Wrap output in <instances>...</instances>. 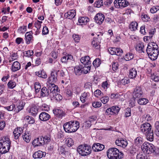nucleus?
I'll list each match as a JSON object with an SVG mask.
<instances>
[{"label":"nucleus","instance_id":"f257e3e1","mask_svg":"<svg viewBox=\"0 0 159 159\" xmlns=\"http://www.w3.org/2000/svg\"><path fill=\"white\" fill-rule=\"evenodd\" d=\"M79 122L77 121H69L63 125L64 130L66 132H75L80 127Z\"/></svg>","mask_w":159,"mask_h":159},{"label":"nucleus","instance_id":"f03ea898","mask_svg":"<svg viewBox=\"0 0 159 159\" xmlns=\"http://www.w3.org/2000/svg\"><path fill=\"white\" fill-rule=\"evenodd\" d=\"M107 155L110 159H120L123 157L124 154L117 148H112L107 151Z\"/></svg>","mask_w":159,"mask_h":159},{"label":"nucleus","instance_id":"7ed1b4c3","mask_svg":"<svg viewBox=\"0 0 159 159\" xmlns=\"http://www.w3.org/2000/svg\"><path fill=\"white\" fill-rule=\"evenodd\" d=\"M11 142L8 137H5L0 142V153L4 154L7 152L10 148Z\"/></svg>","mask_w":159,"mask_h":159},{"label":"nucleus","instance_id":"20e7f679","mask_svg":"<svg viewBox=\"0 0 159 159\" xmlns=\"http://www.w3.org/2000/svg\"><path fill=\"white\" fill-rule=\"evenodd\" d=\"M77 150L80 155L83 156L88 155L91 152V147L86 144L79 145Z\"/></svg>","mask_w":159,"mask_h":159},{"label":"nucleus","instance_id":"39448f33","mask_svg":"<svg viewBox=\"0 0 159 159\" xmlns=\"http://www.w3.org/2000/svg\"><path fill=\"white\" fill-rule=\"evenodd\" d=\"M113 4L115 8L122 9L127 6L129 3L126 0H115Z\"/></svg>","mask_w":159,"mask_h":159},{"label":"nucleus","instance_id":"423d86ee","mask_svg":"<svg viewBox=\"0 0 159 159\" xmlns=\"http://www.w3.org/2000/svg\"><path fill=\"white\" fill-rule=\"evenodd\" d=\"M57 74L58 71L56 70H54L51 73L50 76L48 78V82L51 85H53L57 80Z\"/></svg>","mask_w":159,"mask_h":159},{"label":"nucleus","instance_id":"0eeeda50","mask_svg":"<svg viewBox=\"0 0 159 159\" xmlns=\"http://www.w3.org/2000/svg\"><path fill=\"white\" fill-rule=\"evenodd\" d=\"M141 131L145 135L147 139L149 140V123H145L141 126Z\"/></svg>","mask_w":159,"mask_h":159},{"label":"nucleus","instance_id":"6e6552de","mask_svg":"<svg viewBox=\"0 0 159 159\" xmlns=\"http://www.w3.org/2000/svg\"><path fill=\"white\" fill-rule=\"evenodd\" d=\"M154 45L152 43V46L153 47L150 48V54H151L153 56V61L156 60L157 57L158 55V51L157 50V45H156L155 43H153Z\"/></svg>","mask_w":159,"mask_h":159},{"label":"nucleus","instance_id":"1a4fd4ad","mask_svg":"<svg viewBox=\"0 0 159 159\" xmlns=\"http://www.w3.org/2000/svg\"><path fill=\"white\" fill-rule=\"evenodd\" d=\"M109 52L111 55H116L120 56L121 55L123 51L120 48H109L108 49Z\"/></svg>","mask_w":159,"mask_h":159},{"label":"nucleus","instance_id":"9d476101","mask_svg":"<svg viewBox=\"0 0 159 159\" xmlns=\"http://www.w3.org/2000/svg\"><path fill=\"white\" fill-rule=\"evenodd\" d=\"M143 94V92L141 87H137L134 89L133 93V97L134 99L139 98Z\"/></svg>","mask_w":159,"mask_h":159},{"label":"nucleus","instance_id":"9b49d317","mask_svg":"<svg viewBox=\"0 0 159 159\" xmlns=\"http://www.w3.org/2000/svg\"><path fill=\"white\" fill-rule=\"evenodd\" d=\"M33 32L32 31L26 32L25 35L26 43L27 44H29L32 43L34 41V37L32 35Z\"/></svg>","mask_w":159,"mask_h":159},{"label":"nucleus","instance_id":"f8f14e48","mask_svg":"<svg viewBox=\"0 0 159 159\" xmlns=\"http://www.w3.org/2000/svg\"><path fill=\"white\" fill-rule=\"evenodd\" d=\"M116 144L119 146L125 148L127 145L128 143L126 139L119 138L116 139L115 141Z\"/></svg>","mask_w":159,"mask_h":159},{"label":"nucleus","instance_id":"ddd939ff","mask_svg":"<svg viewBox=\"0 0 159 159\" xmlns=\"http://www.w3.org/2000/svg\"><path fill=\"white\" fill-rule=\"evenodd\" d=\"M105 18L104 15L102 13H98L94 17L96 22L99 25L101 24Z\"/></svg>","mask_w":159,"mask_h":159},{"label":"nucleus","instance_id":"4468645a","mask_svg":"<svg viewBox=\"0 0 159 159\" xmlns=\"http://www.w3.org/2000/svg\"><path fill=\"white\" fill-rule=\"evenodd\" d=\"M33 145L35 147L42 146L44 144V142L42 137H39L34 139L32 142Z\"/></svg>","mask_w":159,"mask_h":159},{"label":"nucleus","instance_id":"2eb2a0df","mask_svg":"<svg viewBox=\"0 0 159 159\" xmlns=\"http://www.w3.org/2000/svg\"><path fill=\"white\" fill-rule=\"evenodd\" d=\"M21 64L18 61L13 62L11 67V70L12 72H15L20 69Z\"/></svg>","mask_w":159,"mask_h":159},{"label":"nucleus","instance_id":"dca6fc26","mask_svg":"<svg viewBox=\"0 0 159 159\" xmlns=\"http://www.w3.org/2000/svg\"><path fill=\"white\" fill-rule=\"evenodd\" d=\"M104 148V146L99 143H95L92 146V149L95 152H98L102 150Z\"/></svg>","mask_w":159,"mask_h":159},{"label":"nucleus","instance_id":"f3484780","mask_svg":"<svg viewBox=\"0 0 159 159\" xmlns=\"http://www.w3.org/2000/svg\"><path fill=\"white\" fill-rule=\"evenodd\" d=\"M150 152L152 153L153 155L156 156L159 154V150L153 145L150 143Z\"/></svg>","mask_w":159,"mask_h":159},{"label":"nucleus","instance_id":"a211bd4d","mask_svg":"<svg viewBox=\"0 0 159 159\" xmlns=\"http://www.w3.org/2000/svg\"><path fill=\"white\" fill-rule=\"evenodd\" d=\"M46 155L45 152H43L41 151H38L35 152L33 155V157L34 159L41 158L43 157H44Z\"/></svg>","mask_w":159,"mask_h":159},{"label":"nucleus","instance_id":"6ab92c4d","mask_svg":"<svg viewBox=\"0 0 159 159\" xmlns=\"http://www.w3.org/2000/svg\"><path fill=\"white\" fill-rule=\"evenodd\" d=\"M50 118V116L47 113L42 112L39 115V118L41 120L46 121L48 120Z\"/></svg>","mask_w":159,"mask_h":159},{"label":"nucleus","instance_id":"aec40b11","mask_svg":"<svg viewBox=\"0 0 159 159\" xmlns=\"http://www.w3.org/2000/svg\"><path fill=\"white\" fill-rule=\"evenodd\" d=\"M100 39L96 38H94L91 42V44L93 47L97 49L100 48Z\"/></svg>","mask_w":159,"mask_h":159},{"label":"nucleus","instance_id":"412c9836","mask_svg":"<svg viewBox=\"0 0 159 159\" xmlns=\"http://www.w3.org/2000/svg\"><path fill=\"white\" fill-rule=\"evenodd\" d=\"M80 61L84 65H91V62L89 56L82 57L80 59Z\"/></svg>","mask_w":159,"mask_h":159},{"label":"nucleus","instance_id":"4be33fe9","mask_svg":"<svg viewBox=\"0 0 159 159\" xmlns=\"http://www.w3.org/2000/svg\"><path fill=\"white\" fill-rule=\"evenodd\" d=\"M76 13L74 10H71L65 14V16L69 19H73L75 16Z\"/></svg>","mask_w":159,"mask_h":159},{"label":"nucleus","instance_id":"5701e85b","mask_svg":"<svg viewBox=\"0 0 159 159\" xmlns=\"http://www.w3.org/2000/svg\"><path fill=\"white\" fill-rule=\"evenodd\" d=\"M17 101L19 104L17 107H15L14 111L18 113L23 108L25 103H24L23 101H20V100H17Z\"/></svg>","mask_w":159,"mask_h":159},{"label":"nucleus","instance_id":"b1692460","mask_svg":"<svg viewBox=\"0 0 159 159\" xmlns=\"http://www.w3.org/2000/svg\"><path fill=\"white\" fill-rule=\"evenodd\" d=\"M22 137L23 140L27 143L30 142L31 139L30 133L29 132L26 131L23 134Z\"/></svg>","mask_w":159,"mask_h":159},{"label":"nucleus","instance_id":"393cba45","mask_svg":"<svg viewBox=\"0 0 159 159\" xmlns=\"http://www.w3.org/2000/svg\"><path fill=\"white\" fill-rule=\"evenodd\" d=\"M149 143L148 142H145L141 146V149L143 152L146 154L149 155Z\"/></svg>","mask_w":159,"mask_h":159},{"label":"nucleus","instance_id":"a878e982","mask_svg":"<svg viewBox=\"0 0 159 159\" xmlns=\"http://www.w3.org/2000/svg\"><path fill=\"white\" fill-rule=\"evenodd\" d=\"M73 59V56L71 55L67 54L63 57L61 59L62 63H66L70 61Z\"/></svg>","mask_w":159,"mask_h":159},{"label":"nucleus","instance_id":"bb28decb","mask_svg":"<svg viewBox=\"0 0 159 159\" xmlns=\"http://www.w3.org/2000/svg\"><path fill=\"white\" fill-rule=\"evenodd\" d=\"M90 96V94L88 92H85L82 93L81 96L80 97V99L82 103H84L86 102V100Z\"/></svg>","mask_w":159,"mask_h":159},{"label":"nucleus","instance_id":"cd10ccee","mask_svg":"<svg viewBox=\"0 0 159 159\" xmlns=\"http://www.w3.org/2000/svg\"><path fill=\"white\" fill-rule=\"evenodd\" d=\"M89 21V19L87 17H80L78 19L79 22L81 25H86Z\"/></svg>","mask_w":159,"mask_h":159},{"label":"nucleus","instance_id":"c85d7f7f","mask_svg":"<svg viewBox=\"0 0 159 159\" xmlns=\"http://www.w3.org/2000/svg\"><path fill=\"white\" fill-rule=\"evenodd\" d=\"M40 93L41 97H48L49 95V90L45 87L42 88Z\"/></svg>","mask_w":159,"mask_h":159},{"label":"nucleus","instance_id":"c756f323","mask_svg":"<svg viewBox=\"0 0 159 159\" xmlns=\"http://www.w3.org/2000/svg\"><path fill=\"white\" fill-rule=\"evenodd\" d=\"M52 87L50 89V96L51 97L52 96L57 93L58 92V87L54 84L53 85H51Z\"/></svg>","mask_w":159,"mask_h":159},{"label":"nucleus","instance_id":"7c9ffc66","mask_svg":"<svg viewBox=\"0 0 159 159\" xmlns=\"http://www.w3.org/2000/svg\"><path fill=\"white\" fill-rule=\"evenodd\" d=\"M35 74L38 77L43 78L45 79L47 77V75L43 70L36 72Z\"/></svg>","mask_w":159,"mask_h":159},{"label":"nucleus","instance_id":"2f4dec72","mask_svg":"<svg viewBox=\"0 0 159 159\" xmlns=\"http://www.w3.org/2000/svg\"><path fill=\"white\" fill-rule=\"evenodd\" d=\"M144 45L143 43H139L136 45L135 48L137 51L139 53L144 52Z\"/></svg>","mask_w":159,"mask_h":159},{"label":"nucleus","instance_id":"473e14b6","mask_svg":"<svg viewBox=\"0 0 159 159\" xmlns=\"http://www.w3.org/2000/svg\"><path fill=\"white\" fill-rule=\"evenodd\" d=\"M82 66H75L74 69V71L76 75H80L82 73Z\"/></svg>","mask_w":159,"mask_h":159},{"label":"nucleus","instance_id":"72a5a7b5","mask_svg":"<svg viewBox=\"0 0 159 159\" xmlns=\"http://www.w3.org/2000/svg\"><path fill=\"white\" fill-rule=\"evenodd\" d=\"M137 75V71L135 68H133L130 70L129 72V77L131 79L135 78Z\"/></svg>","mask_w":159,"mask_h":159},{"label":"nucleus","instance_id":"f704fd0d","mask_svg":"<svg viewBox=\"0 0 159 159\" xmlns=\"http://www.w3.org/2000/svg\"><path fill=\"white\" fill-rule=\"evenodd\" d=\"M33 116H36L38 112V108L36 106H33L31 107L29 111Z\"/></svg>","mask_w":159,"mask_h":159},{"label":"nucleus","instance_id":"c9c22d12","mask_svg":"<svg viewBox=\"0 0 159 159\" xmlns=\"http://www.w3.org/2000/svg\"><path fill=\"white\" fill-rule=\"evenodd\" d=\"M138 23L135 21L132 22L130 25V29L132 31H135L137 29Z\"/></svg>","mask_w":159,"mask_h":159},{"label":"nucleus","instance_id":"e433bc0d","mask_svg":"<svg viewBox=\"0 0 159 159\" xmlns=\"http://www.w3.org/2000/svg\"><path fill=\"white\" fill-rule=\"evenodd\" d=\"M91 65H84L82 66V73L84 74H87L90 70Z\"/></svg>","mask_w":159,"mask_h":159},{"label":"nucleus","instance_id":"4c0bfd02","mask_svg":"<svg viewBox=\"0 0 159 159\" xmlns=\"http://www.w3.org/2000/svg\"><path fill=\"white\" fill-rule=\"evenodd\" d=\"M24 119L26 120L29 124H33L34 123L35 120L34 118L31 116H25Z\"/></svg>","mask_w":159,"mask_h":159},{"label":"nucleus","instance_id":"58836bf2","mask_svg":"<svg viewBox=\"0 0 159 159\" xmlns=\"http://www.w3.org/2000/svg\"><path fill=\"white\" fill-rule=\"evenodd\" d=\"M112 111V115L117 114H118L120 108L119 107L117 106H114L111 107Z\"/></svg>","mask_w":159,"mask_h":159},{"label":"nucleus","instance_id":"ea45409f","mask_svg":"<svg viewBox=\"0 0 159 159\" xmlns=\"http://www.w3.org/2000/svg\"><path fill=\"white\" fill-rule=\"evenodd\" d=\"M101 63V60L98 58H96L93 62V65L95 67H98Z\"/></svg>","mask_w":159,"mask_h":159},{"label":"nucleus","instance_id":"a19ab883","mask_svg":"<svg viewBox=\"0 0 159 159\" xmlns=\"http://www.w3.org/2000/svg\"><path fill=\"white\" fill-rule=\"evenodd\" d=\"M142 143V139L140 137H137L134 140V144L138 147L140 146Z\"/></svg>","mask_w":159,"mask_h":159},{"label":"nucleus","instance_id":"79ce46f5","mask_svg":"<svg viewBox=\"0 0 159 159\" xmlns=\"http://www.w3.org/2000/svg\"><path fill=\"white\" fill-rule=\"evenodd\" d=\"M34 88L35 89L36 93H38L40 90L41 86L39 82H37L34 83Z\"/></svg>","mask_w":159,"mask_h":159},{"label":"nucleus","instance_id":"37998d69","mask_svg":"<svg viewBox=\"0 0 159 159\" xmlns=\"http://www.w3.org/2000/svg\"><path fill=\"white\" fill-rule=\"evenodd\" d=\"M52 97L54 99L58 101H60L62 99V96L60 94L57 93L52 95Z\"/></svg>","mask_w":159,"mask_h":159},{"label":"nucleus","instance_id":"c03bdc74","mask_svg":"<svg viewBox=\"0 0 159 159\" xmlns=\"http://www.w3.org/2000/svg\"><path fill=\"white\" fill-rule=\"evenodd\" d=\"M148 102V100L145 98H141L138 101V103L140 105H145Z\"/></svg>","mask_w":159,"mask_h":159},{"label":"nucleus","instance_id":"a18cd8bd","mask_svg":"<svg viewBox=\"0 0 159 159\" xmlns=\"http://www.w3.org/2000/svg\"><path fill=\"white\" fill-rule=\"evenodd\" d=\"M53 112L54 113L57 115L59 118H61L63 116L62 112L58 109L56 110L55 111L53 110Z\"/></svg>","mask_w":159,"mask_h":159},{"label":"nucleus","instance_id":"49530a36","mask_svg":"<svg viewBox=\"0 0 159 159\" xmlns=\"http://www.w3.org/2000/svg\"><path fill=\"white\" fill-rule=\"evenodd\" d=\"M137 159H149V155L146 154L145 156L142 154H138L136 157Z\"/></svg>","mask_w":159,"mask_h":159},{"label":"nucleus","instance_id":"de8ad7c7","mask_svg":"<svg viewBox=\"0 0 159 159\" xmlns=\"http://www.w3.org/2000/svg\"><path fill=\"white\" fill-rule=\"evenodd\" d=\"M134 57V55L131 53H127L125 56V59L126 61H129Z\"/></svg>","mask_w":159,"mask_h":159},{"label":"nucleus","instance_id":"09e8293b","mask_svg":"<svg viewBox=\"0 0 159 159\" xmlns=\"http://www.w3.org/2000/svg\"><path fill=\"white\" fill-rule=\"evenodd\" d=\"M7 86L9 88L12 89L16 86V82L12 80H10L8 83Z\"/></svg>","mask_w":159,"mask_h":159},{"label":"nucleus","instance_id":"8fccbe9b","mask_svg":"<svg viewBox=\"0 0 159 159\" xmlns=\"http://www.w3.org/2000/svg\"><path fill=\"white\" fill-rule=\"evenodd\" d=\"M103 0H97L95 2L94 6L97 7H100L103 5Z\"/></svg>","mask_w":159,"mask_h":159},{"label":"nucleus","instance_id":"3c124183","mask_svg":"<svg viewBox=\"0 0 159 159\" xmlns=\"http://www.w3.org/2000/svg\"><path fill=\"white\" fill-rule=\"evenodd\" d=\"M4 108L8 111H11L13 110L14 111V109L15 108V105L14 104H12L10 106L5 107Z\"/></svg>","mask_w":159,"mask_h":159},{"label":"nucleus","instance_id":"603ef678","mask_svg":"<svg viewBox=\"0 0 159 159\" xmlns=\"http://www.w3.org/2000/svg\"><path fill=\"white\" fill-rule=\"evenodd\" d=\"M129 83L130 80L127 77L124 78V79H122L120 81L121 84L123 85H125Z\"/></svg>","mask_w":159,"mask_h":159},{"label":"nucleus","instance_id":"864d4df0","mask_svg":"<svg viewBox=\"0 0 159 159\" xmlns=\"http://www.w3.org/2000/svg\"><path fill=\"white\" fill-rule=\"evenodd\" d=\"M150 77L151 80L155 82H158L159 81V76L156 75H155L154 74H151Z\"/></svg>","mask_w":159,"mask_h":159},{"label":"nucleus","instance_id":"5fc2aeb1","mask_svg":"<svg viewBox=\"0 0 159 159\" xmlns=\"http://www.w3.org/2000/svg\"><path fill=\"white\" fill-rule=\"evenodd\" d=\"M42 23V21H40L39 20H37L35 21L34 24V26L37 28V29H40Z\"/></svg>","mask_w":159,"mask_h":159},{"label":"nucleus","instance_id":"6e6d98bb","mask_svg":"<svg viewBox=\"0 0 159 159\" xmlns=\"http://www.w3.org/2000/svg\"><path fill=\"white\" fill-rule=\"evenodd\" d=\"M131 115V110L130 108H128L125 111V117H127L130 116Z\"/></svg>","mask_w":159,"mask_h":159},{"label":"nucleus","instance_id":"4d7b16f0","mask_svg":"<svg viewBox=\"0 0 159 159\" xmlns=\"http://www.w3.org/2000/svg\"><path fill=\"white\" fill-rule=\"evenodd\" d=\"M34 52L32 50H28L27 51H25L24 53V56L28 57H30L33 55Z\"/></svg>","mask_w":159,"mask_h":159},{"label":"nucleus","instance_id":"13d9d810","mask_svg":"<svg viewBox=\"0 0 159 159\" xmlns=\"http://www.w3.org/2000/svg\"><path fill=\"white\" fill-rule=\"evenodd\" d=\"M92 106L95 108H99L101 106L102 103L101 102H94L92 103Z\"/></svg>","mask_w":159,"mask_h":159},{"label":"nucleus","instance_id":"bf43d9fd","mask_svg":"<svg viewBox=\"0 0 159 159\" xmlns=\"http://www.w3.org/2000/svg\"><path fill=\"white\" fill-rule=\"evenodd\" d=\"M66 141L68 146H71L74 144L73 140L71 138H69L67 139Z\"/></svg>","mask_w":159,"mask_h":159},{"label":"nucleus","instance_id":"052dcab7","mask_svg":"<svg viewBox=\"0 0 159 159\" xmlns=\"http://www.w3.org/2000/svg\"><path fill=\"white\" fill-rule=\"evenodd\" d=\"M109 97L107 96H105L101 98V101L103 104L106 103L109 101Z\"/></svg>","mask_w":159,"mask_h":159},{"label":"nucleus","instance_id":"680f3d73","mask_svg":"<svg viewBox=\"0 0 159 159\" xmlns=\"http://www.w3.org/2000/svg\"><path fill=\"white\" fill-rule=\"evenodd\" d=\"M159 10V7L157 6L156 7H152L150 10V11L152 13L156 12L157 10Z\"/></svg>","mask_w":159,"mask_h":159},{"label":"nucleus","instance_id":"e2e57ef3","mask_svg":"<svg viewBox=\"0 0 159 159\" xmlns=\"http://www.w3.org/2000/svg\"><path fill=\"white\" fill-rule=\"evenodd\" d=\"M73 38L76 42H79L80 39V37L78 34H73Z\"/></svg>","mask_w":159,"mask_h":159},{"label":"nucleus","instance_id":"0e129e2a","mask_svg":"<svg viewBox=\"0 0 159 159\" xmlns=\"http://www.w3.org/2000/svg\"><path fill=\"white\" fill-rule=\"evenodd\" d=\"M27 26H20L18 29V30L20 31V33H24L27 30Z\"/></svg>","mask_w":159,"mask_h":159},{"label":"nucleus","instance_id":"69168bd1","mask_svg":"<svg viewBox=\"0 0 159 159\" xmlns=\"http://www.w3.org/2000/svg\"><path fill=\"white\" fill-rule=\"evenodd\" d=\"M118 64L117 62H114L112 64V69L113 71H116L118 69Z\"/></svg>","mask_w":159,"mask_h":159},{"label":"nucleus","instance_id":"338daca9","mask_svg":"<svg viewBox=\"0 0 159 159\" xmlns=\"http://www.w3.org/2000/svg\"><path fill=\"white\" fill-rule=\"evenodd\" d=\"M43 139L44 142V144L48 143L51 140L50 137L49 136H45L44 137H42Z\"/></svg>","mask_w":159,"mask_h":159},{"label":"nucleus","instance_id":"774afa93","mask_svg":"<svg viewBox=\"0 0 159 159\" xmlns=\"http://www.w3.org/2000/svg\"><path fill=\"white\" fill-rule=\"evenodd\" d=\"M49 30L48 27L46 26H44L43 29L42 34L43 35L47 34L48 33Z\"/></svg>","mask_w":159,"mask_h":159}]
</instances>
